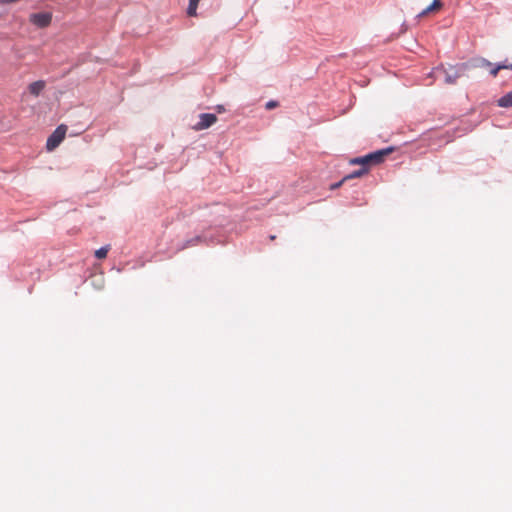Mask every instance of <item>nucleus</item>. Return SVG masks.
<instances>
[{
	"label": "nucleus",
	"mask_w": 512,
	"mask_h": 512,
	"mask_svg": "<svg viewBox=\"0 0 512 512\" xmlns=\"http://www.w3.org/2000/svg\"><path fill=\"white\" fill-rule=\"evenodd\" d=\"M391 152V149H383L378 150L376 152L370 153L363 157L354 158L350 161L351 164H359L362 165V168L352 172L351 174L345 176L343 181H347L349 179L358 178L366 174L371 165H376L381 163L384 160V157L387 156Z\"/></svg>",
	"instance_id": "nucleus-1"
},
{
	"label": "nucleus",
	"mask_w": 512,
	"mask_h": 512,
	"mask_svg": "<svg viewBox=\"0 0 512 512\" xmlns=\"http://www.w3.org/2000/svg\"><path fill=\"white\" fill-rule=\"evenodd\" d=\"M460 72L456 67H450L448 70L444 67H437L433 70L432 76L435 78L444 77L446 84H455L456 80L460 77Z\"/></svg>",
	"instance_id": "nucleus-2"
},
{
	"label": "nucleus",
	"mask_w": 512,
	"mask_h": 512,
	"mask_svg": "<svg viewBox=\"0 0 512 512\" xmlns=\"http://www.w3.org/2000/svg\"><path fill=\"white\" fill-rule=\"evenodd\" d=\"M67 132V126L59 125L54 132L49 136L46 143V148L49 151L54 150L64 140Z\"/></svg>",
	"instance_id": "nucleus-3"
},
{
	"label": "nucleus",
	"mask_w": 512,
	"mask_h": 512,
	"mask_svg": "<svg viewBox=\"0 0 512 512\" xmlns=\"http://www.w3.org/2000/svg\"><path fill=\"white\" fill-rule=\"evenodd\" d=\"M29 20L39 28H46L51 24L52 14L50 12L33 13L30 15Z\"/></svg>",
	"instance_id": "nucleus-4"
},
{
	"label": "nucleus",
	"mask_w": 512,
	"mask_h": 512,
	"mask_svg": "<svg viewBox=\"0 0 512 512\" xmlns=\"http://www.w3.org/2000/svg\"><path fill=\"white\" fill-rule=\"evenodd\" d=\"M217 121V116L211 113H203L199 116V122L193 126L195 131H201L211 127Z\"/></svg>",
	"instance_id": "nucleus-5"
},
{
	"label": "nucleus",
	"mask_w": 512,
	"mask_h": 512,
	"mask_svg": "<svg viewBox=\"0 0 512 512\" xmlns=\"http://www.w3.org/2000/svg\"><path fill=\"white\" fill-rule=\"evenodd\" d=\"M45 86H46L45 81L38 80V81L31 83L28 86V90L33 96H38L44 90Z\"/></svg>",
	"instance_id": "nucleus-6"
},
{
	"label": "nucleus",
	"mask_w": 512,
	"mask_h": 512,
	"mask_svg": "<svg viewBox=\"0 0 512 512\" xmlns=\"http://www.w3.org/2000/svg\"><path fill=\"white\" fill-rule=\"evenodd\" d=\"M442 2L441 0H433V2L425 8L422 12L419 13L418 17H424L432 12H437L441 9Z\"/></svg>",
	"instance_id": "nucleus-7"
},
{
	"label": "nucleus",
	"mask_w": 512,
	"mask_h": 512,
	"mask_svg": "<svg viewBox=\"0 0 512 512\" xmlns=\"http://www.w3.org/2000/svg\"><path fill=\"white\" fill-rule=\"evenodd\" d=\"M500 107H511L512 106V91L508 92L498 100Z\"/></svg>",
	"instance_id": "nucleus-8"
},
{
	"label": "nucleus",
	"mask_w": 512,
	"mask_h": 512,
	"mask_svg": "<svg viewBox=\"0 0 512 512\" xmlns=\"http://www.w3.org/2000/svg\"><path fill=\"white\" fill-rule=\"evenodd\" d=\"M109 249H110V246L107 245V246L101 247L100 249L96 250L95 251L96 258H98V259L106 258L107 254L109 252Z\"/></svg>",
	"instance_id": "nucleus-9"
},
{
	"label": "nucleus",
	"mask_w": 512,
	"mask_h": 512,
	"mask_svg": "<svg viewBox=\"0 0 512 512\" xmlns=\"http://www.w3.org/2000/svg\"><path fill=\"white\" fill-rule=\"evenodd\" d=\"M502 69L512 70V64H510L509 66H499L498 64L497 66L491 68L490 74L495 77L497 76L498 72Z\"/></svg>",
	"instance_id": "nucleus-10"
},
{
	"label": "nucleus",
	"mask_w": 512,
	"mask_h": 512,
	"mask_svg": "<svg viewBox=\"0 0 512 512\" xmlns=\"http://www.w3.org/2000/svg\"><path fill=\"white\" fill-rule=\"evenodd\" d=\"M278 106V102L277 101H274V100H271V101H268L265 105L266 109L267 110H271L273 108H276Z\"/></svg>",
	"instance_id": "nucleus-11"
},
{
	"label": "nucleus",
	"mask_w": 512,
	"mask_h": 512,
	"mask_svg": "<svg viewBox=\"0 0 512 512\" xmlns=\"http://www.w3.org/2000/svg\"><path fill=\"white\" fill-rule=\"evenodd\" d=\"M196 10H197V6H193V5L189 4L188 9H187V14L189 16H195L196 15Z\"/></svg>",
	"instance_id": "nucleus-12"
},
{
	"label": "nucleus",
	"mask_w": 512,
	"mask_h": 512,
	"mask_svg": "<svg viewBox=\"0 0 512 512\" xmlns=\"http://www.w3.org/2000/svg\"><path fill=\"white\" fill-rule=\"evenodd\" d=\"M199 2H200V0H189V4L193 5V6H198Z\"/></svg>",
	"instance_id": "nucleus-13"
},
{
	"label": "nucleus",
	"mask_w": 512,
	"mask_h": 512,
	"mask_svg": "<svg viewBox=\"0 0 512 512\" xmlns=\"http://www.w3.org/2000/svg\"><path fill=\"white\" fill-rule=\"evenodd\" d=\"M343 182H344V181H343V179H342L340 182H338V183H336V184L332 185V189H335V188L340 187V186L342 185V183H343Z\"/></svg>",
	"instance_id": "nucleus-14"
},
{
	"label": "nucleus",
	"mask_w": 512,
	"mask_h": 512,
	"mask_svg": "<svg viewBox=\"0 0 512 512\" xmlns=\"http://www.w3.org/2000/svg\"><path fill=\"white\" fill-rule=\"evenodd\" d=\"M511 63L504 62L502 64H499V66H509Z\"/></svg>",
	"instance_id": "nucleus-15"
},
{
	"label": "nucleus",
	"mask_w": 512,
	"mask_h": 512,
	"mask_svg": "<svg viewBox=\"0 0 512 512\" xmlns=\"http://www.w3.org/2000/svg\"><path fill=\"white\" fill-rule=\"evenodd\" d=\"M485 64H486L487 66H491V63H490V62H488V61H485Z\"/></svg>",
	"instance_id": "nucleus-16"
},
{
	"label": "nucleus",
	"mask_w": 512,
	"mask_h": 512,
	"mask_svg": "<svg viewBox=\"0 0 512 512\" xmlns=\"http://www.w3.org/2000/svg\"><path fill=\"white\" fill-rule=\"evenodd\" d=\"M275 238H276V237H275L274 235H271V236H270V239H271V240H274Z\"/></svg>",
	"instance_id": "nucleus-17"
}]
</instances>
